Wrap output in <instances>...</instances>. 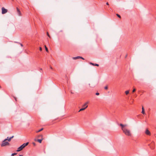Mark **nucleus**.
<instances>
[{
  "label": "nucleus",
  "mask_w": 156,
  "mask_h": 156,
  "mask_svg": "<svg viewBox=\"0 0 156 156\" xmlns=\"http://www.w3.org/2000/svg\"><path fill=\"white\" fill-rule=\"evenodd\" d=\"M80 58V56H78L76 57H73V59L76 60V59Z\"/></svg>",
  "instance_id": "nucleus-13"
},
{
  "label": "nucleus",
  "mask_w": 156,
  "mask_h": 156,
  "mask_svg": "<svg viewBox=\"0 0 156 156\" xmlns=\"http://www.w3.org/2000/svg\"><path fill=\"white\" fill-rule=\"evenodd\" d=\"M120 126L122 127V129L123 131V129H126L124 127L126 126V125H123L122 124H120Z\"/></svg>",
  "instance_id": "nucleus-11"
},
{
  "label": "nucleus",
  "mask_w": 156,
  "mask_h": 156,
  "mask_svg": "<svg viewBox=\"0 0 156 156\" xmlns=\"http://www.w3.org/2000/svg\"><path fill=\"white\" fill-rule=\"evenodd\" d=\"M45 50H46V51L47 52H48V48L46 47V45H45Z\"/></svg>",
  "instance_id": "nucleus-19"
},
{
  "label": "nucleus",
  "mask_w": 156,
  "mask_h": 156,
  "mask_svg": "<svg viewBox=\"0 0 156 156\" xmlns=\"http://www.w3.org/2000/svg\"><path fill=\"white\" fill-rule=\"evenodd\" d=\"M20 44L22 47L23 46V45L22 44Z\"/></svg>",
  "instance_id": "nucleus-32"
},
{
  "label": "nucleus",
  "mask_w": 156,
  "mask_h": 156,
  "mask_svg": "<svg viewBox=\"0 0 156 156\" xmlns=\"http://www.w3.org/2000/svg\"><path fill=\"white\" fill-rule=\"evenodd\" d=\"M16 9H17V11L18 13V15L19 16H21V12H20L19 9L18 7H17Z\"/></svg>",
  "instance_id": "nucleus-6"
},
{
  "label": "nucleus",
  "mask_w": 156,
  "mask_h": 156,
  "mask_svg": "<svg viewBox=\"0 0 156 156\" xmlns=\"http://www.w3.org/2000/svg\"><path fill=\"white\" fill-rule=\"evenodd\" d=\"M9 139V137H8L7 138L5 139L4 140L6 141L7 140H8Z\"/></svg>",
  "instance_id": "nucleus-24"
},
{
  "label": "nucleus",
  "mask_w": 156,
  "mask_h": 156,
  "mask_svg": "<svg viewBox=\"0 0 156 156\" xmlns=\"http://www.w3.org/2000/svg\"><path fill=\"white\" fill-rule=\"evenodd\" d=\"M71 93L72 94H73V92H71Z\"/></svg>",
  "instance_id": "nucleus-41"
},
{
  "label": "nucleus",
  "mask_w": 156,
  "mask_h": 156,
  "mask_svg": "<svg viewBox=\"0 0 156 156\" xmlns=\"http://www.w3.org/2000/svg\"><path fill=\"white\" fill-rule=\"evenodd\" d=\"M43 129V128H41L40 129L36 131V132L37 133H38L40 132H41V131H42Z\"/></svg>",
  "instance_id": "nucleus-16"
},
{
  "label": "nucleus",
  "mask_w": 156,
  "mask_h": 156,
  "mask_svg": "<svg viewBox=\"0 0 156 156\" xmlns=\"http://www.w3.org/2000/svg\"><path fill=\"white\" fill-rule=\"evenodd\" d=\"M116 15H117V16L118 17H119V18H121V16H120L118 14H116Z\"/></svg>",
  "instance_id": "nucleus-21"
},
{
  "label": "nucleus",
  "mask_w": 156,
  "mask_h": 156,
  "mask_svg": "<svg viewBox=\"0 0 156 156\" xmlns=\"http://www.w3.org/2000/svg\"><path fill=\"white\" fill-rule=\"evenodd\" d=\"M126 57H127V55H126Z\"/></svg>",
  "instance_id": "nucleus-40"
},
{
  "label": "nucleus",
  "mask_w": 156,
  "mask_h": 156,
  "mask_svg": "<svg viewBox=\"0 0 156 156\" xmlns=\"http://www.w3.org/2000/svg\"><path fill=\"white\" fill-rule=\"evenodd\" d=\"M29 144V142H27L26 143H24L20 146L18 148L16 151L19 152L22 150L26 146H27Z\"/></svg>",
  "instance_id": "nucleus-1"
},
{
  "label": "nucleus",
  "mask_w": 156,
  "mask_h": 156,
  "mask_svg": "<svg viewBox=\"0 0 156 156\" xmlns=\"http://www.w3.org/2000/svg\"><path fill=\"white\" fill-rule=\"evenodd\" d=\"M39 50L40 51H41L42 50V48L41 47H40L39 48Z\"/></svg>",
  "instance_id": "nucleus-27"
},
{
  "label": "nucleus",
  "mask_w": 156,
  "mask_h": 156,
  "mask_svg": "<svg viewBox=\"0 0 156 156\" xmlns=\"http://www.w3.org/2000/svg\"><path fill=\"white\" fill-rule=\"evenodd\" d=\"M80 58H81V59H83V60L84 59L82 57L80 56Z\"/></svg>",
  "instance_id": "nucleus-29"
},
{
  "label": "nucleus",
  "mask_w": 156,
  "mask_h": 156,
  "mask_svg": "<svg viewBox=\"0 0 156 156\" xmlns=\"http://www.w3.org/2000/svg\"><path fill=\"white\" fill-rule=\"evenodd\" d=\"M19 156H22V155H19Z\"/></svg>",
  "instance_id": "nucleus-38"
},
{
  "label": "nucleus",
  "mask_w": 156,
  "mask_h": 156,
  "mask_svg": "<svg viewBox=\"0 0 156 156\" xmlns=\"http://www.w3.org/2000/svg\"><path fill=\"white\" fill-rule=\"evenodd\" d=\"M6 141L5 140L2 141L1 145L2 147L9 145V143L8 142Z\"/></svg>",
  "instance_id": "nucleus-3"
},
{
  "label": "nucleus",
  "mask_w": 156,
  "mask_h": 156,
  "mask_svg": "<svg viewBox=\"0 0 156 156\" xmlns=\"http://www.w3.org/2000/svg\"><path fill=\"white\" fill-rule=\"evenodd\" d=\"M50 68H51V69H52V68L51 67H50Z\"/></svg>",
  "instance_id": "nucleus-35"
},
{
  "label": "nucleus",
  "mask_w": 156,
  "mask_h": 156,
  "mask_svg": "<svg viewBox=\"0 0 156 156\" xmlns=\"http://www.w3.org/2000/svg\"><path fill=\"white\" fill-rule=\"evenodd\" d=\"M38 138H43V136L42 135H39L37 136Z\"/></svg>",
  "instance_id": "nucleus-17"
},
{
  "label": "nucleus",
  "mask_w": 156,
  "mask_h": 156,
  "mask_svg": "<svg viewBox=\"0 0 156 156\" xmlns=\"http://www.w3.org/2000/svg\"><path fill=\"white\" fill-rule=\"evenodd\" d=\"M129 90H126L125 92V93L126 95H127L129 93Z\"/></svg>",
  "instance_id": "nucleus-18"
},
{
  "label": "nucleus",
  "mask_w": 156,
  "mask_h": 156,
  "mask_svg": "<svg viewBox=\"0 0 156 156\" xmlns=\"http://www.w3.org/2000/svg\"><path fill=\"white\" fill-rule=\"evenodd\" d=\"M86 107L85 106H83V108H84V107Z\"/></svg>",
  "instance_id": "nucleus-34"
},
{
  "label": "nucleus",
  "mask_w": 156,
  "mask_h": 156,
  "mask_svg": "<svg viewBox=\"0 0 156 156\" xmlns=\"http://www.w3.org/2000/svg\"><path fill=\"white\" fill-rule=\"evenodd\" d=\"M96 95H99V93L98 92H97L96 93Z\"/></svg>",
  "instance_id": "nucleus-26"
},
{
  "label": "nucleus",
  "mask_w": 156,
  "mask_h": 156,
  "mask_svg": "<svg viewBox=\"0 0 156 156\" xmlns=\"http://www.w3.org/2000/svg\"><path fill=\"white\" fill-rule=\"evenodd\" d=\"M14 137V136H12L11 137H10L8 140V141L10 142L11 141V140Z\"/></svg>",
  "instance_id": "nucleus-15"
},
{
  "label": "nucleus",
  "mask_w": 156,
  "mask_h": 156,
  "mask_svg": "<svg viewBox=\"0 0 156 156\" xmlns=\"http://www.w3.org/2000/svg\"><path fill=\"white\" fill-rule=\"evenodd\" d=\"M136 89L135 88H134L132 92H134L136 91Z\"/></svg>",
  "instance_id": "nucleus-23"
},
{
  "label": "nucleus",
  "mask_w": 156,
  "mask_h": 156,
  "mask_svg": "<svg viewBox=\"0 0 156 156\" xmlns=\"http://www.w3.org/2000/svg\"><path fill=\"white\" fill-rule=\"evenodd\" d=\"M15 100L16 101V98H15Z\"/></svg>",
  "instance_id": "nucleus-37"
},
{
  "label": "nucleus",
  "mask_w": 156,
  "mask_h": 156,
  "mask_svg": "<svg viewBox=\"0 0 156 156\" xmlns=\"http://www.w3.org/2000/svg\"><path fill=\"white\" fill-rule=\"evenodd\" d=\"M120 126L122 127V129L123 131V129H126L124 127L126 126V125H123L122 124H120Z\"/></svg>",
  "instance_id": "nucleus-9"
},
{
  "label": "nucleus",
  "mask_w": 156,
  "mask_h": 156,
  "mask_svg": "<svg viewBox=\"0 0 156 156\" xmlns=\"http://www.w3.org/2000/svg\"><path fill=\"white\" fill-rule=\"evenodd\" d=\"M88 102H87L85 103L83 105V106H85L86 107H84V108H81L80 109V110L79 111V112H80V111L84 110L86 108H87V107H88V106L87 105V104H88Z\"/></svg>",
  "instance_id": "nucleus-4"
},
{
  "label": "nucleus",
  "mask_w": 156,
  "mask_h": 156,
  "mask_svg": "<svg viewBox=\"0 0 156 156\" xmlns=\"http://www.w3.org/2000/svg\"><path fill=\"white\" fill-rule=\"evenodd\" d=\"M2 14H4L6 13L7 12V10L5 9L4 7H2Z\"/></svg>",
  "instance_id": "nucleus-5"
},
{
  "label": "nucleus",
  "mask_w": 156,
  "mask_h": 156,
  "mask_svg": "<svg viewBox=\"0 0 156 156\" xmlns=\"http://www.w3.org/2000/svg\"><path fill=\"white\" fill-rule=\"evenodd\" d=\"M1 88V86H0V88Z\"/></svg>",
  "instance_id": "nucleus-39"
},
{
  "label": "nucleus",
  "mask_w": 156,
  "mask_h": 156,
  "mask_svg": "<svg viewBox=\"0 0 156 156\" xmlns=\"http://www.w3.org/2000/svg\"><path fill=\"white\" fill-rule=\"evenodd\" d=\"M123 133L127 136H131V133L129 130L127 129H123Z\"/></svg>",
  "instance_id": "nucleus-2"
},
{
  "label": "nucleus",
  "mask_w": 156,
  "mask_h": 156,
  "mask_svg": "<svg viewBox=\"0 0 156 156\" xmlns=\"http://www.w3.org/2000/svg\"><path fill=\"white\" fill-rule=\"evenodd\" d=\"M120 126L122 127V129L123 131V129H126L124 127L126 126V125H123L122 124H120Z\"/></svg>",
  "instance_id": "nucleus-10"
},
{
  "label": "nucleus",
  "mask_w": 156,
  "mask_h": 156,
  "mask_svg": "<svg viewBox=\"0 0 156 156\" xmlns=\"http://www.w3.org/2000/svg\"><path fill=\"white\" fill-rule=\"evenodd\" d=\"M43 139V138H41V139H35V140L36 141H38L39 143H41V142H42Z\"/></svg>",
  "instance_id": "nucleus-8"
},
{
  "label": "nucleus",
  "mask_w": 156,
  "mask_h": 156,
  "mask_svg": "<svg viewBox=\"0 0 156 156\" xmlns=\"http://www.w3.org/2000/svg\"><path fill=\"white\" fill-rule=\"evenodd\" d=\"M89 64H90V65H91L93 66H99V65L98 64H94V63H93L92 62H90L89 63Z\"/></svg>",
  "instance_id": "nucleus-12"
},
{
  "label": "nucleus",
  "mask_w": 156,
  "mask_h": 156,
  "mask_svg": "<svg viewBox=\"0 0 156 156\" xmlns=\"http://www.w3.org/2000/svg\"><path fill=\"white\" fill-rule=\"evenodd\" d=\"M106 5H109V4L108 3V2H107L106 3Z\"/></svg>",
  "instance_id": "nucleus-31"
},
{
  "label": "nucleus",
  "mask_w": 156,
  "mask_h": 156,
  "mask_svg": "<svg viewBox=\"0 0 156 156\" xmlns=\"http://www.w3.org/2000/svg\"><path fill=\"white\" fill-rule=\"evenodd\" d=\"M151 144H152V145H153L154 144V143H152Z\"/></svg>",
  "instance_id": "nucleus-33"
},
{
  "label": "nucleus",
  "mask_w": 156,
  "mask_h": 156,
  "mask_svg": "<svg viewBox=\"0 0 156 156\" xmlns=\"http://www.w3.org/2000/svg\"><path fill=\"white\" fill-rule=\"evenodd\" d=\"M108 89V87L107 86H105V90H107Z\"/></svg>",
  "instance_id": "nucleus-25"
},
{
  "label": "nucleus",
  "mask_w": 156,
  "mask_h": 156,
  "mask_svg": "<svg viewBox=\"0 0 156 156\" xmlns=\"http://www.w3.org/2000/svg\"><path fill=\"white\" fill-rule=\"evenodd\" d=\"M40 70H42V69L41 68V69H40Z\"/></svg>",
  "instance_id": "nucleus-36"
},
{
  "label": "nucleus",
  "mask_w": 156,
  "mask_h": 156,
  "mask_svg": "<svg viewBox=\"0 0 156 156\" xmlns=\"http://www.w3.org/2000/svg\"><path fill=\"white\" fill-rule=\"evenodd\" d=\"M142 111L141 112L143 114H145V112L143 106H142Z\"/></svg>",
  "instance_id": "nucleus-14"
},
{
  "label": "nucleus",
  "mask_w": 156,
  "mask_h": 156,
  "mask_svg": "<svg viewBox=\"0 0 156 156\" xmlns=\"http://www.w3.org/2000/svg\"><path fill=\"white\" fill-rule=\"evenodd\" d=\"M150 147L152 149H153L154 148V146L151 147V146H150Z\"/></svg>",
  "instance_id": "nucleus-28"
},
{
  "label": "nucleus",
  "mask_w": 156,
  "mask_h": 156,
  "mask_svg": "<svg viewBox=\"0 0 156 156\" xmlns=\"http://www.w3.org/2000/svg\"><path fill=\"white\" fill-rule=\"evenodd\" d=\"M47 36L50 38V35H49V34H48V32H47Z\"/></svg>",
  "instance_id": "nucleus-22"
},
{
  "label": "nucleus",
  "mask_w": 156,
  "mask_h": 156,
  "mask_svg": "<svg viewBox=\"0 0 156 156\" xmlns=\"http://www.w3.org/2000/svg\"><path fill=\"white\" fill-rule=\"evenodd\" d=\"M33 145H34V146H35V145H36L35 143H34V142L33 143Z\"/></svg>",
  "instance_id": "nucleus-30"
},
{
  "label": "nucleus",
  "mask_w": 156,
  "mask_h": 156,
  "mask_svg": "<svg viewBox=\"0 0 156 156\" xmlns=\"http://www.w3.org/2000/svg\"><path fill=\"white\" fill-rule=\"evenodd\" d=\"M145 133L147 135H150L151 134L150 132L148 129H146Z\"/></svg>",
  "instance_id": "nucleus-7"
},
{
  "label": "nucleus",
  "mask_w": 156,
  "mask_h": 156,
  "mask_svg": "<svg viewBox=\"0 0 156 156\" xmlns=\"http://www.w3.org/2000/svg\"><path fill=\"white\" fill-rule=\"evenodd\" d=\"M17 154V153H12L11 154V156H13Z\"/></svg>",
  "instance_id": "nucleus-20"
}]
</instances>
